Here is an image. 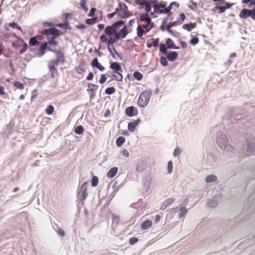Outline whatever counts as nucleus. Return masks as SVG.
<instances>
[{
    "label": "nucleus",
    "instance_id": "obj_1",
    "mask_svg": "<svg viewBox=\"0 0 255 255\" xmlns=\"http://www.w3.org/2000/svg\"><path fill=\"white\" fill-rule=\"evenodd\" d=\"M124 24V21L120 20L105 28V34L101 35L100 38L102 42L107 44L108 50L111 51V46L114 48V43L117 41V32Z\"/></svg>",
    "mask_w": 255,
    "mask_h": 255
},
{
    "label": "nucleus",
    "instance_id": "obj_2",
    "mask_svg": "<svg viewBox=\"0 0 255 255\" xmlns=\"http://www.w3.org/2000/svg\"><path fill=\"white\" fill-rule=\"evenodd\" d=\"M150 8H153V11L150 13V15H153L154 13L156 14H166L168 13L172 9L173 6L178 7L179 4L176 2H172L169 6H167V2L164 1H158L157 0H150Z\"/></svg>",
    "mask_w": 255,
    "mask_h": 255
},
{
    "label": "nucleus",
    "instance_id": "obj_3",
    "mask_svg": "<svg viewBox=\"0 0 255 255\" xmlns=\"http://www.w3.org/2000/svg\"><path fill=\"white\" fill-rule=\"evenodd\" d=\"M151 94V91L150 90H146L142 92L138 99V106L142 108L145 107L149 103Z\"/></svg>",
    "mask_w": 255,
    "mask_h": 255
},
{
    "label": "nucleus",
    "instance_id": "obj_4",
    "mask_svg": "<svg viewBox=\"0 0 255 255\" xmlns=\"http://www.w3.org/2000/svg\"><path fill=\"white\" fill-rule=\"evenodd\" d=\"M110 68L112 69L117 75H113V77L114 79L117 81H122L123 78V76L121 73L123 72L122 68L121 65L118 62L111 63Z\"/></svg>",
    "mask_w": 255,
    "mask_h": 255
},
{
    "label": "nucleus",
    "instance_id": "obj_5",
    "mask_svg": "<svg viewBox=\"0 0 255 255\" xmlns=\"http://www.w3.org/2000/svg\"><path fill=\"white\" fill-rule=\"evenodd\" d=\"M116 11L117 15L122 18H127L130 16L128 6L124 3L120 2L118 7L116 8Z\"/></svg>",
    "mask_w": 255,
    "mask_h": 255
},
{
    "label": "nucleus",
    "instance_id": "obj_6",
    "mask_svg": "<svg viewBox=\"0 0 255 255\" xmlns=\"http://www.w3.org/2000/svg\"><path fill=\"white\" fill-rule=\"evenodd\" d=\"M228 140L226 135L221 134L218 136L217 138V143L219 146L224 150H229L230 148H232L230 145L227 144Z\"/></svg>",
    "mask_w": 255,
    "mask_h": 255
},
{
    "label": "nucleus",
    "instance_id": "obj_7",
    "mask_svg": "<svg viewBox=\"0 0 255 255\" xmlns=\"http://www.w3.org/2000/svg\"><path fill=\"white\" fill-rule=\"evenodd\" d=\"M239 17L242 19H246L251 17L253 20H255V8L249 9L243 8L239 13Z\"/></svg>",
    "mask_w": 255,
    "mask_h": 255
},
{
    "label": "nucleus",
    "instance_id": "obj_8",
    "mask_svg": "<svg viewBox=\"0 0 255 255\" xmlns=\"http://www.w3.org/2000/svg\"><path fill=\"white\" fill-rule=\"evenodd\" d=\"M41 33L43 35H52V37H53V38H55L59 35V31L58 29L54 28H50L44 29L41 31Z\"/></svg>",
    "mask_w": 255,
    "mask_h": 255
},
{
    "label": "nucleus",
    "instance_id": "obj_9",
    "mask_svg": "<svg viewBox=\"0 0 255 255\" xmlns=\"http://www.w3.org/2000/svg\"><path fill=\"white\" fill-rule=\"evenodd\" d=\"M128 33V31L127 26H124L120 30L117 32L116 38L117 41L120 39H124Z\"/></svg>",
    "mask_w": 255,
    "mask_h": 255
},
{
    "label": "nucleus",
    "instance_id": "obj_10",
    "mask_svg": "<svg viewBox=\"0 0 255 255\" xmlns=\"http://www.w3.org/2000/svg\"><path fill=\"white\" fill-rule=\"evenodd\" d=\"M87 182L84 183L82 185L81 189L78 194V196L80 198V199L82 200H84L87 198L88 195L87 192Z\"/></svg>",
    "mask_w": 255,
    "mask_h": 255
},
{
    "label": "nucleus",
    "instance_id": "obj_11",
    "mask_svg": "<svg viewBox=\"0 0 255 255\" xmlns=\"http://www.w3.org/2000/svg\"><path fill=\"white\" fill-rule=\"evenodd\" d=\"M135 2L137 4L145 6V10L146 13H149L150 11V0H135Z\"/></svg>",
    "mask_w": 255,
    "mask_h": 255
},
{
    "label": "nucleus",
    "instance_id": "obj_12",
    "mask_svg": "<svg viewBox=\"0 0 255 255\" xmlns=\"http://www.w3.org/2000/svg\"><path fill=\"white\" fill-rule=\"evenodd\" d=\"M125 113L127 116L131 117L138 114V110L136 108L130 106L126 109Z\"/></svg>",
    "mask_w": 255,
    "mask_h": 255
},
{
    "label": "nucleus",
    "instance_id": "obj_13",
    "mask_svg": "<svg viewBox=\"0 0 255 255\" xmlns=\"http://www.w3.org/2000/svg\"><path fill=\"white\" fill-rule=\"evenodd\" d=\"M224 4H225V5L217 6L215 7L214 8V11L218 10V13H221L225 12V11L227 9L230 8L233 5V3H230L229 2H225V1Z\"/></svg>",
    "mask_w": 255,
    "mask_h": 255
},
{
    "label": "nucleus",
    "instance_id": "obj_14",
    "mask_svg": "<svg viewBox=\"0 0 255 255\" xmlns=\"http://www.w3.org/2000/svg\"><path fill=\"white\" fill-rule=\"evenodd\" d=\"M86 63L84 61L80 62L79 65L75 68L76 71L79 74H83L85 71Z\"/></svg>",
    "mask_w": 255,
    "mask_h": 255
},
{
    "label": "nucleus",
    "instance_id": "obj_15",
    "mask_svg": "<svg viewBox=\"0 0 255 255\" xmlns=\"http://www.w3.org/2000/svg\"><path fill=\"white\" fill-rule=\"evenodd\" d=\"M91 66L93 67H96L97 69H98L101 71H103L105 70V67L102 65L99 62H98V58H94L92 61L91 62Z\"/></svg>",
    "mask_w": 255,
    "mask_h": 255
},
{
    "label": "nucleus",
    "instance_id": "obj_16",
    "mask_svg": "<svg viewBox=\"0 0 255 255\" xmlns=\"http://www.w3.org/2000/svg\"><path fill=\"white\" fill-rule=\"evenodd\" d=\"M140 120L139 119L136 120L134 122H130L128 124V128L129 131L133 132L135 128L139 124Z\"/></svg>",
    "mask_w": 255,
    "mask_h": 255
},
{
    "label": "nucleus",
    "instance_id": "obj_17",
    "mask_svg": "<svg viewBox=\"0 0 255 255\" xmlns=\"http://www.w3.org/2000/svg\"><path fill=\"white\" fill-rule=\"evenodd\" d=\"M174 201V199L172 198L166 199L161 205L160 209L162 210L165 209L169 205H171Z\"/></svg>",
    "mask_w": 255,
    "mask_h": 255
},
{
    "label": "nucleus",
    "instance_id": "obj_18",
    "mask_svg": "<svg viewBox=\"0 0 255 255\" xmlns=\"http://www.w3.org/2000/svg\"><path fill=\"white\" fill-rule=\"evenodd\" d=\"M152 225V222L150 220H147L141 225V228L142 230H147L150 228Z\"/></svg>",
    "mask_w": 255,
    "mask_h": 255
},
{
    "label": "nucleus",
    "instance_id": "obj_19",
    "mask_svg": "<svg viewBox=\"0 0 255 255\" xmlns=\"http://www.w3.org/2000/svg\"><path fill=\"white\" fill-rule=\"evenodd\" d=\"M118 169L117 167L112 168L107 173V177L109 178H113L117 173Z\"/></svg>",
    "mask_w": 255,
    "mask_h": 255
},
{
    "label": "nucleus",
    "instance_id": "obj_20",
    "mask_svg": "<svg viewBox=\"0 0 255 255\" xmlns=\"http://www.w3.org/2000/svg\"><path fill=\"white\" fill-rule=\"evenodd\" d=\"M139 20L145 23H151V19L147 13H143L139 16Z\"/></svg>",
    "mask_w": 255,
    "mask_h": 255
},
{
    "label": "nucleus",
    "instance_id": "obj_21",
    "mask_svg": "<svg viewBox=\"0 0 255 255\" xmlns=\"http://www.w3.org/2000/svg\"><path fill=\"white\" fill-rule=\"evenodd\" d=\"M178 57V53L176 52L173 51L170 52L167 55V58L170 61H173L176 60Z\"/></svg>",
    "mask_w": 255,
    "mask_h": 255
},
{
    "label": "nucleus",
    "instance_id": "obj_22",
    "mask_svg": "<svg viewBox=\"0 0 255 255\" xmlns=\"http://www.w3.org/2000/svg\"><path fill=\"white\" fill-rule=\"evenodd\" d=\"M196 23H190L184 24L182 27L183 29H186L188 31H191L192 29L194 28L196 26Z\"/></svg>",
    "mask_w": 255,
    "mask_h": 255
},
{
    "label": "nucleus",
    "instance_id": "obj_23",
    "mask_svg": "<svg viewBox=\"0 0 255 255\" xmlns=\"http://www.w3.org/2000/svg\"><path fill=\"white\" fill-rule=\"evenodd\" d=\"M56 55L57 58L56 59L59 60L61 63H64L65 62L64 60V56L63 54L59 51H53Z\"/></svg>",
    "mask_w": 255,
    "mask_h": 255
},
{
    "label": "nucleus",
    "instance_id": "obj_24",
    "mask_svg": "<svg viewBox=\"0 0 255 255\" xmlns=\"http://www.w3.org/2000/svg\"><path fill=\"white\" fill-rule=\"evenodd\" d=\"M137 36L141 38L143 34L146 33L147 32H145V29L141 27V25H139L136 29Z\"/></svg>",
    "mask_w": 255,
    "mask_h": 255
},
{
    "label": "nucleus",
    "instance_id": "obj_25",
    "mask_svg": "<svg viewBox=\"0 0 255 255\" xmlns=\"http://www.w3.org/2000/svg\"><path fill=\"white\" fill-rule=\"evenodd\" d=\"M166 43L168 48L177 49L178 48L175 46L173 40L170 38L167 39Z\"/></svg>",
    "mask_w": 255,
    "mask_h": 255
},
{
    "label": "nucleus",
    "instance_id": "obj_26",
    "mask_svg": "<svg viewBox=\"0 0 255 255\" xmlns=\"http://www.w3.org/2000/svg\"><path fill=\"white\" fill-rule=\"evenodd\" d=\"M153 23H145L141 25V27L145 29V32H148L153 27Z\"/></svg>",
    "mask_w": 255,
    "mask_h": 255
},
{
    "label": "nucleus",
    "instance_id": "obj_27",
    "mask_svg": "<svg viewBox=\"0 0 255 255\" xmlns=\"http://www.w3.org/2000/svg\"><path fill=\"white\" fill-rule=\"evenodd\" d=\"M151 40V43L147 44V46L148 47H151L152 46L157 47L158 46L159 42V38H156V39L153 38Z\"/></svg>",
    "mask_w": 255,
    "mask_h": 255
},
{
    "label": "nucleus",
    "instance_id": "obj_28",
    "mask_svg": "<svg viewBox=\"0 0 255 255\" xmlns=\"http://www.w3.org/2000/svg\"><path fill=\"white\" fill-rule=\"evenodd\" d=\"M49 69L51 72V76L52 77H54L58 75V71L55 67H54L53 65L49 66Z\"/></svg>",
    "mask_w": 255,
    "mask_h": 255
},
{
    "label": "nucleus",
    "instance_id": "obj_29",
    "mask_svg": "<svg viewBox=\"0 0 255 255\" xmlns=\"http://www.w3.org/2000/svg\"><path fill=\"white\" fill-rule=\"evenodd\" d=\"M125 138L123 136L119 137L116 140V145L118 147L121 146L125 142Z\"/></svg>",
    "mask_w": 255,
    "mask_h": 255
},
{
    "label": "nucleus",
    "instance_id": "obj_30",
    "mask_svg": "<svg viewBox=\"0 0 255 255\" xmlns=\"http://www.w3.org/2000/svg\"><path fill=\"white\" fill-rule=\"evenodd\" d=\"M217 179V178L216 176L213 175H210L207 176L206 178V182L207 183H210L212 182H215Z\"/></svg>",
    "mask_w": 255,
    "mask_h": 255
},
{
    "label": "nucleus",
    "instance_id": "obj_31",
    "mask_svg": "<svg viewBox=\"0 0 255 255\" xmlns=\"http://www.w3.org/2000/svg\"><path fill=\"white\" fill-rule=\"evenodd\" d=\"M45 111V113H46V114H47L48 115H52L54 113V108L52 105H49L46 108Z\"/></svg>",
    "mask_w": 255,
    "mask_h": 255
},
{
    "label": "nucleus",
    "instance_id": "obj_32",
    "mask_svg": "<svg viewBox=\"0 0 255 255\" xmlns=\"http://www.w3.org/2000/svg\"><path fill=\"white\" fill-rule=\"evenodd\" d=\"M74 131L76 133H77L78 134H81L84 132V129L83 126L81 125H80V126H77L75 128Z\"/></svg>",
    "mask_w": 255,
    "mask_h": 255
},
{
    "label": "nucleus",
    "instance_id": "obj_33",
    "mask_svg": "<svg viewBox=\"0 0 255 255\" xmlns=\"http://www.w3.org/2000/svg\"><path fill=\"white\" fill-rule=\"evenodd\" d=\"M188 7L190 9L193 11L197 10L198 8L197 4L196 3L191 0L190 1V3L188 5Z\"/></svg>",
    "mask_w": 255,
    "mask_h": 255
},
{
    "label": "nucleus",
    "instance_id": "obj_34",
    "mask_svg": "<svg viewBox=\"0 0 255 255\" xmlns=\"http://www.w3.org/2000/svg\"><path fill=\"white\" fill-rule=\"evenodd\" d=\"M145 167V165L144 162H141L140 164H138L136 167V170L138 172H142L143 171Z\"/></svg>",
    "mask_w": 255,
    "mask_h": 255
},
{
    "label": "nucleus",
    "instance_id": "obj_35",
    "mask_svg": "<svg viewBox=\"0 0 255 255\" xmlns=\"http://www.w3.org/2000/svg\"><path fill=\"white\" fill-rule=\"evenodd\" d=\"M133 77L135 79L140 81L142 79L143 75L141 73L136 71L133 73Z\"/></svg>",
    "mask_w": 255,
    "mask_h": 255
},
{
    "label": "nucleus",
    "instance_id": "obj_36",
    "mask_svg": "<svg viewBox=\"0 0 255 255\" xmlns=\"http://www.w3.org/2000/svg\"><path fill=\"white\" fill-rule=\"evenodd\" d=\"M13 86L15 87H16V88H17L18 89H20V90H23L24 88V85L22 83H20V82H17V81H15L13 83Z\"/></svg>",
    "mask_w": 255,
    "mask_h": 255
},
{
    "label": "nucleus",
    "instance_id": "obj_37",
    "mask_svg": "<svg viewBox=\"0 0 255 255\" xmlns=\"http://www.w3.org/2000/svg\"><path fill=\"white\" fill-rule=\"evenodd\" d=\"M116 92V89L114 87H109L106 89L105 93L107 95H111L114 94Z\"/></svg>",
    "mask_w": 255,
    "mask_h": 255
},
{
    "label": "nucleus",
    "instance_id": "obj_38",
    "mask_svg": "<svg viewBox=\"0 0 255 255\" xmlns=\"http://www.w3.org/2000/svg\"><path fill=\"white\" fill-rule=\"evenodd\" d=\"M99 183V179L97 176H93L92 179L91 185L93 187H96Z\"/></svg>",
    "mask_w": 255,
    "mask_h": 255
},
{
    "label": "nucleus",
    "instance_id": "obj_39",
    "mask_svg": "<svg viewBox=\"0 0 255 255\" xmlns=\"http://www.w3.org/2000/svg\"><path fill=\"white\" fill-rule=\"evenodd\" d=\"M180 213L179 216L180 218H182L187 213V210L185 207H182L180 208Z\"/></svg>",
    "mask_w": 255,
    "mask_h": 255
},
{
    "label": "nucleus",
    "instance_id": "obj_40",
    "mask_svg": "<svg viewBox=\"0 0 255 255\" xmlns=\"http://www.w3.org/2000/svg\"><path fill=\"white\" fill-rule=\"evenodd\" d=\"M87 2L86 0H81L80 2L81 6L82 8L87 12L88 10V7L86 6Z\"/></svg>",
    "mask_w": 255,
    "mask_h": 255
},
{
    "label": "nucleus",
    "instance_id": "obj_41",
    "mask_svg": "<svg viewBox=\"0 0 255 255\" xmlns=\"http://www.w3.org/2000/svg\"><path fill=\"white\" fill-rule=\"evenodd\" d=\"M8 25L12 27V28H16V29H19V30H20L21 31H22V29H21L20 27L19 26V25L16 23H15V22H12V23H9L8 24Z\"/></svg>",
    "mask_w": 255,
    "mask_h": 255
},
{
    "label": "nucleus",
    "instance_id": "obj_42",
    "mask_svg": "<svg viewBox=\"0 0 255 255\" xmlns=\"http://www.w3.org/2000/svg\"><path fill=\"white\" fill-rule=\"evenodd\" d=\"M88 86L89 88H90L91 86L94 87V89L91 88L87 90L88 91H90L92 93H94L95 90H97L98 89V86L94 84H89Z\"/></svg>",
    "mask_w": 255,
    "mask_h": 255
},
{
    "label": "nucleus",
    "instance_id": "obj_43",
    "mask_svg": "<svg viewBox=\"0 0 255 255\" xmlns=\"http://www.w3.org/2000/svg\"><path fill=\"white\" fill-rule=\"evenodd\" d=\"M199 42V38L197 37H193L189 42V43L191 45H195L198 44Z\"/></svg>",
    "mask_w": 255,
    "mask_h": 255
},
{
    "label": "nucleus",
    "instance_id": "obj_44",
    "mask_svg": "<svg viewBox=\"0 0 255 255\" xmlns=\"http://www.w3.org/2000/svg\"><path fill=\"white\" fill-rule=\"evenodd\" d=\"M47 48L50 51H52L50 48L47 47V42H45L44 43L42 44V45L40 47V50L41 51L43 52L42 54L44 53V51Z\"/></svg>",
    "mask_w": 255,
    "mask_h": 255
},
{
    "label": "nucleus",
    "instance_id": "obj_45",
    "mask_svg": "<svg viewBox=\"0 0 255 255\" xmlns=\"http://www.w3.org/2000/svg\"><path fill=\"white\" fill-rule=\"evenodd\" d=\"M96 20V17L93 18H88L86 19V23L87 24H93L95 23Z\"/></svg>",
    "mask_w": 255,
    "mask_h": 255
},
{
    "label": "nucleus",
    "instance_id": "obj_46",
    "mask_svg": "<svg viewBox=\"0 0 255 255\" xmlns=\"http://www.w3.org/2000/svg\"><path fill=\"white\" fill-rule=\"evenodd\" d=\"M110 49L111 51L110 50H109V51H110V52L114 58H115V54H116L118 57L120 56V54L117 52L114 47V48H113L111 46V49Z\"/></svg>",
    "mask_w": 255,
    "mask_h": 255
},
{
    "label": "nucleus",
    "instance_id": "obj_47",
    "mask_svg": "<svg viewBox=\"0 0 255 255\" xmlns=\"http://www.w3.org/2000/svg\"><path fill=\"white\" fill-rule=\"evenodd\" d=\"M61 62H60L59 60H57V59H55V60H51L49 63V66H53L54 67H55L56 66H58L59 64V63H60Z\"/></svg>",
    "mask_w": 255,
    "mask_h": 255
},
{
    "label": "nucleus",
    "instance_id": "obj_48",
    "mask_svg": "<svg viewBox=\"0 0 255 255\" xmlns=\"http://www.w3.org/2000/svg\"><path fill=\"white\" fill-rule=\"evenodd\" d=\"M185 18L186 17L184 13H181L179 14V19L177 21L180 22V25L183 23Z\"/></svg>",
    "mask_w": 255,
    "mask_h": 255
},
{
    "label": "nucleus",
    "instance_id": "obj_49",
    "mask_svg": "<svg viewBox=\"0 0 255 255\" xmlns=\"http://www.w3.org/2000/svg\"><path fill=\"white\" fill-rule=\"evenodd\" d=\"M38 96V93L37 90H34L32 92L31 101H33L34 99H35Z\"/></svg>",
    "mask_w": 255,
    "mask_h": 255
},
{
    "label": "nucleus",
    "instance_id": "obj_50",
    "mask_svg": "<svg viewBox=\"0 0 255 255\" xmlns=\"http://www.w3.org/2000/svg\"><path fill=\"white\" fill-rule=\"evenodd\" d=\"M38 43L37 40L35 37H32L29 41V44L32 46H35Z\"/></svg>",
    "mask_w": 255,
    "mask_h": 255
},
{
    "label": "nucleus",
    "instance_id": "obj_51",
    "mask_svg": "<svg viewBox=\"0 0 255 255\" xmlns=\"http://www.w3.org/2000/svg\"><path fill=\"white\" fill-rule=\"evenodd\" d=\"M167 168L168 173H171L173 169V164L171 161H169L168 162Z\"/></svg>",
    "mask_w": 255,
    "mask_h": 255
},
{
    "label": "nucleus",
    "instance_id": "obj_52",
    "mask_svg": "<svg viewBox=\"0 0 255 255\" xmlns=\"http://www.w3.org/2000/svg\"><path fill=\"white\" fill-rule=\"evenodd\" d=\"M160 63L164 66H167L168 64L166 58L164 57L161 58Z\"/></svg>",
    "mask_w": 255,
    "mask_h": 255
},
{
    "label": "nucleus",
    "instance_id": "obj_53",
    "mask_svg": "<svg viewBox=\"0 0 255 255\" xmlns=\"http://www.w3.org/2000/svg\"><path fill=\"white\" fill-rule=\"evenodd\" d=\"M159 51H160V52H161L163 53H165L166 52V47L165 44H161L160 45Z\"/></svg>",
    "mask_w": 255,
    "mask_h": 255
},
{
    "label": "nucleus",
    "instance_id": "obj_54",
    "mask_svg": "<svg viewBox=\"0 0 255 255\" xmlns=\"http://www.w3.org/2000/svg\"><path fill=\"white\" fill-rule=\"evenodd\" d=\"M107 80V77H106V76L105 74H101V78H100V80L99 81V82L101 84H104V83L106 82Z\"/></svg>",
    "mask_w": 255,
    "mask_h": 255
},
{
    "label": "nucleus",
    "instance_id": "obj_55",
    "mask_svg": "<svg viewBox=\"0 0 255 255\" xmlns=\"http://www.w3.org/2000/svg\"><path fill=\"white\" fill-rule=\"evenodd\" d=\"M138 240L137 238H131L129 240V243L130 245H134L138 242Z\"/></svg>",
    "mask_w": 255,
    "mask_h": 255
},
{
    "label": "nucleus",
    "instance_id": "obj_56",
    "mask_svg": "<svg viewBox=\"0 0 255 255\" xmlns=\"http://www.w3.org/2000/svg\"><path fill=\"white\" fill-rule=\"evenodd\" d=\"M168 24L171 27L174 26L180 25V22H178L177 20L170 22Z\"/></svg>",
    "mask_w": 255,
    "mask_h": 255
},
{
    "label": "nucleus",
    "instance_id": "obj_57",
    "mask_svg": "<svg viewBox=\"0 0 255 255\" xmlns=\"http://www.w3.org/2000/svg\"><path fill=\"white\" fill-rule=\"evenodd\" d=\"M55 38H53V37H52V38L50 40H49L48 41V43L50 45H57V42L55 40H54Z\"/></svg>",
    "mask_w": 255,
    "mask_h": 255
},
{
    "label": "nucleus",
    "instance_id": "obj_58",
    "mask_svg": "<svg viewBox=\"0 0 255 255\" xmlns=\"http://www.w3.org/2000/svg\"><path fill=\"white\" fill-rule=\"evenodd\" d=\"M122 154L124 156L128 157L129 156V154L128 151L126 149H124L122 151Z\"/></svg>",
    "mask_w": 255,
    "mask_h": 255
},
{
    "label": "nucleus",
    "instance_id": "obj_59",
    "mask_svg": "<svg viewBox=\"0 0 255 255\" xmlns=\"http://www.w3.org/2000/svg\"><path fill=\"white\" fill-rule=\"evenodd\" d=\"M162 216V214L161 213H160V214H158L156 215L155 217V223H158L160 220Z\"/></svg>",
    "mask_w": 255,
    "mask_h": 255
},
{
    "label": "nucleus",
    "instance_id": "obj_60",
    "mask_svg": "<svg viewBox=\"0 0 255 255\" xmlns=\"http://www.w3.org/2000/svg\"><path fill=\"white\" fill-rule=\"evenodd\" d=\"M96 10V9L95 8H94V7L90 9V12L88 14V16L90 17L93 16L94 15Z\"/></svg>",
    "mask_w": 255,
    "mask_h": 255
},
{
    "label": "nucleus",
    "instance_id": "obj_61",
    "mask_svg": "<svg viewBox=\"0 0 255 255\" xmlns=\"http://www.w3.org/2000/svg\"><path fill=\"white\" fill-rule=\"evenodd\" d=\"M180 151L179 148H176L174 151L173 155L174 156H177L179 155Z\"/></svg>",
    "mask_w": 255,
    "mask_h": 255
},
{
    "label": "nucleus",
    "instance_id": "obj_62",
    "mask_svg": "<svg viewBox=\"0 0 255 255\" xmlns=\"http://www.w3.org/2000/svg\"><path fill=\"white\" fill-rule=\"evenodd\" d=\"M27 44L25 43L23 45L22 48L20 51V53L21 54L24 53L27 50Z\"/></svg>",
    "mask_w": 255,
    "mask_h": 255
},
{
    "label": "nucleus",
    "instance_id": "obj_63",
    "mask_svg": "<svg viewBox=\"0 0 255 255\" xmlns=\"http://www.w3.org/2000/svg\"><path fill=\"white\" fill-rule=\"evenodd\" d=\"M5 94V92L4 87L0 85V96H3Z\"/></svg>",
    "mask_w": 255,
    "mask_h": 255
},
{
    "label": "nucleus",
    "instance_id": "obj_64",
    "mask_svg": "<svg viewBox=\"0 0 255 255\" xmlns=\"http://www.w3.org/2000/svg\"><path fill=\"white\" fill-rule=\"evenodd\" d=\"M94 77V75L92 72H90L86 77V79L88 81L91 80L93 79Z\"/></svg>",
    "mask_w": 255,
    "mask_h": 255
}]
</instances>
